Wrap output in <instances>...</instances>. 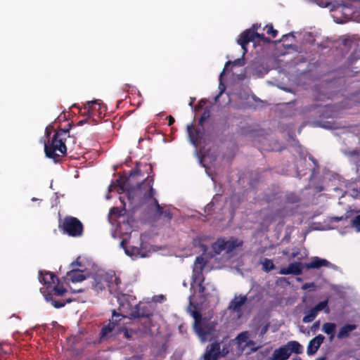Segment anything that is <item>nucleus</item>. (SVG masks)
<instances>
[{
  "mask_svg": "<svg viewBox=\"0 0 360 360\" xmlns=\"http://www.w3.org/2000/svg\"><path fill=\"white\" fill-rule=\"evenodd\" d=\"M139 166L140 164L137 163L135 168L130 171L128 176H120L116 181V186H118L117 192L119 193L126 192L127 200L131 203L135 198L140 201L148 200L153 198L155 195V191L153 188L154 182L153 176H148L136 186H133L137 177L143 176Z\"/></svg>",
  "mask_w": 360,
  "mask_h": 360,
  "instance_id": "f257e3e1",
  "label": "nucleus"
},
{
  "mask_svg": "<svg viewBox=\"0 0 360 360\" xmlns=\"http://www.w3.org/2000/svg\"><path fill=\"white\" fill-rule=\"evenodd\" d=\"M70 127L66 129H58L53 134L51 141L44 145L46 156L53 159L55 162H58L61 158L67 153V146H73L76 143V138L70 135Z\"/></svg>",
  "mask_w": 360,
  "mask_h": 360,
  "instance_id": "f03ea898",
  "label": "nucleus"
},
{
  "mask_svg": "<svg viewBox=\"0 0 360 360\" xmlns=\"http://www.w3.org/2000/svg\"><path fill=\"white\" fill-rule=\"evenodd\" d=\"M92 288L96 292L102 291L108 288L110 294L120 292L122 281L115 274H100L93 277Z\"/></svg>",
  "mask_w": 360,
  "mask_h": 360,
  "instance_id": "7ed1b4c3",
  "label": "nucleus"
},
{
  "mask_svg": "<svg viewBox=\"0 0 360 360\" xmlns=\"http://www.w3.org/2000/svg\"><path fill=\"white\" fill-rule=\"evenodd\" d=\"M117 299L119 302L118 311L113 310V319L115 317H127L133 319L134 311L135 310V306L137 304L136 302V297L132 295L124 294L122 292L121 289L120 292L114 294Z\"/></svg>",
  "mask_w": 360,
  "mask_h": 360,
  "instance_id": "20e7f679",
  "label": "nucleus"
},
{
  "mask_svg": "<svg viewBox=\"0 0 360 360\" xmlns=\"http://www.w3.org/2000/svg\"><path fill=\"white\" fill-rule=\"evenodd\" d=\"M59 229L63 233L73 238L81 237L84 233V226L77 217L66 216L60 221Z\"/></svg>",
  "mask_w": 360,
  "mask_h": 360,
  "instance_id": "39448f33",
  "label": "nucleus"
},
{
  "mask_svg": "<svg viewBox=\"0 0 360 360\" xmlns=\"http://www.w3.org/2000/svg\"><path fill=\"white\" fill-rule=\"evenodd\" d=\"M253 29L245 30L240 34L237 40L238 44L241 46L243 50V55L248 51L247 46L250 41L270 42V39L266 37L264 34H259L255 31V25H253Z\"/></svg>",
  "mask_w": 360,
  "mask_h": 360,
  "instance_id": "423d86ee",
  "label": "nucleus"
},
{
  "mask_svg": "<svg viewBox=\"0 0 360 360\" xmlns=\"http://www.w3.org/2000/svg\"><path fill=\"white\" fill-rule=\"evenodd\" d=\"M217 322L212 321L211 319L205 317L200 325L195 328L202 342L211 340L216 332Z\"/></svg>",
  "mask_w": 360,
  "mask_h": 360,
  "instance_id": "0eeeda50",
  "label": "nucleus"
},
{
  "mask_svg": "<svg viewBox=\"0 0 360 360\" xmlns=\"http://www.w3.org/2000/svg\"><path fill=\"white\" fill-rule=\"evenodd\" d=\"M243 241L238 238H233L229 240L224 239H218L212 245L214 252L217 254H220L222 251H226L230 253L238 247L242 246Z\"/></svg>",
  "mask_w": 360,
  "mask_h": 360,
  "instance_id": "6e6552de",
  "label": "nucleus"
},
{
  "mask_svg": "<svg viewBox=\"0 0 360 360\" xmlns=\"http://www.w3.org/2000/svg\"><path fill=\"white\" fill-rule=\"evenodd\" d=\"M229 354V349L224 346L221 349L220 342H212L203 355L204 360H218L219 358L225 357Z\"/></svg>",
  "mask_w": 360,
  "mask_h": 360,
  "instance_id": "1a4fd4ad",
  "label": "nucleus"
},
{
  "mask_svg": "<svg viewBox=\"0 0 360 360\" xmlns=\"http://www.w3.org/2000/svg\"><path fill=\"white\" fill-rule=\"evenodd\" d=\"M79 258L71 263V269L67 272L66 278L72 283H79L85 280L88 276V273L77 266H82L81 263L78 261Z\"/></svg>",
  "mask_w": 360,
  "mask_h": 360,
  "instance_id": "9d476101",
  "label": "nucleus"
},
{
  "mask_svg": "<svg viewBox=\"0 0 360 360\" xmlns=\"http://www.w3.org/2000/svg\"><path fill=\"white\" fill-rule=\"evenodd\" d=\"M153 316V310L148 304L139 303L135 306L133 319L146 318L147 320L144 322V328H148L150 326V317Z\"/></svg>",
  "mask_w": 360,
  "mask_h": 360,
  "instance_id": "9b49d317",
  "label": "nucleus"
},
{
  "mask_svg": "<svg viewBox=\"0 0 360 360\" xmlns=\"http://www.w3.org/2000/svg\"><path fill=\"white\" fill-rule=\"evenodd\" d=\"M66 289L63 286H58L56 285L53 286L52 290L47 292L46 293H44V297L45 300L47 302H51V304L55 308H61L65 305L66 303H70L71 302V300H66V301L63 300H56L53 299V295H58V296H62L66 292Z\"/></svg>",
  "mask_w": 360,
  "mask_h": 360,
  "instance_id": "f8f14e48",
  "label": "nucleus"
},
{
  "mask_svg": "<svg viewBox=\"0 0 360 360\" xmlns=\"http://www.w3.org/2000/svg\"><path fill=\"white\" fill-rule=\"evenodd\" d=\"M205 266V262L202 257L198 256L195 258L192 274V280L193 283L204 282L202 271Z\"/></svg>",
  "mask_w": 360,
  "mask_h": 360,
  "instance_id": "ddd939ff",
  "label": "nucleus"
},
{
  "mask_svg": "<svg viewBox=\"0 0 360 360\" xmlns=\"http://www.w3.org/2000/svg\"><path fill=\"white\" fill-rule=\"evenodd\" d=\"M304 266L307 269H319L321 267H328L333 269H338V266L326 259H323L319 257H313L311 261L308 263L304 264Z\"/></svg>",
  "mask_w": 360,
  "mask_h": 360,
  "instance_id": "4468645a",
  "label": "nucleus"
},
{
  "mask_svg": "<svg viewBox=\"0 0 360 360\" xmlns=\"http://www.w3.org/2000/svg\"><path fill=\"white\" fill-rule=\"evenodd\" d=\"M304 266L301 262L290 263L287 267H283L280 269L279 274L282 275L293 274L299 276L302 274V267Z\"/></svg>",
  "mask_w": 360,
  "mask_h": 360,
  "instance_id": "2eb2a0df",
  "label": "nucleus"
},
{
  "mask_svg": "<svg viewBox=\"0 0 360 360\" xmlns=\"http://www.w3.org/2000/svg\"><path fill=\"white\" fill-rule=\"evenodd\" d=\"M38 279L41 283L47 285L48 287L58 282V278L55 274L42 270L39 271Z\"/></svg>",
  "mask_w": 360,
  "mask_h": 360,
  "instance_id": "dca6fc26",
  "label": "nucleus"
},
{
  "mask_svg": "<svg viewBox=\"0 0 360 360\" xmlns=\"http://www.w3.org/2000/svg\"><path fill=\"white\" fill-rule=\"evenodd\" d=\"M325 340V337L321 335V334H319L318 335H316L315 338H314L313 339H311L309 342V344H308V346H307V354L309 356H311V355H314V354L316 353V352L318 351V349H319L320 346L321 345V344Z\"/></svg>",
  "mask_w": 360,
  "mask_h": 360,
  "instance_id": "f3484780",
  "label": "nucleus"
},
{
  "mask_svg": "<svg viewBox=\"0 0 360 360\" xmlns=\"http://www.w3.org/2000/svg\"><path fill=\"white\" fill-rule=\"evenodd\" d=\"M247 300L248 297L246 295H240L238 296H235L229 303L228 309L233 311L240 313L241 307L245 304Z\"/></svg>",
  "mask_w": 360,
  "mask_h": 360,
  "instance_id": "a211bd4d",
  "label": "nucleus"
},
{
  "mask_svg": "<svg viewBox=\"0 0 360 360\" xmlns=\"http://www.w3.org/2000/svg\"><path fill=\"white\" fill-rule=\"evenodd\" d=\"M290 356L288 349L285 345H284L274 351L269 360H287Z\"/></svg>",
  "mask_w": 360,
  "mask_h": 360,
  "instance_id": "6ab92c4d",
  "label": "nucleus"
},
{
  "mask_svg": "<svg viewBox=\"0 0 360 360\" xmlns=\"http://www.w3.org/2000/svg\"><path fill=\"white\" fill-rule=\"evenodd\" d=\"M357 326L354 323H346L341 326L337 334V338L340 340L348 338L350 336V333L356 330Z\"/></svg>",
  "mask_w": 360,
  "mask_h": 360,
  "instance_id": "aec40b11",
  "label": "nucleus"
},
{
  "mask_svg": "<svg viewBox=\"0 0 360 360\" xmlns=\"http://www.w3.org/2000/svg\"><path fill=\"white\" fill-rule=\"evenodd\" d=\"M187 132L191 143L193 146H197L200 139V131L195 129L193 124H188L187 126Z\"/></svg>",
  "mask_w": 360,
  "mask_h": 360,
  "instance_id": "412c9836",
  "label": "nucleus"
},
{
  "mask_svg": "<svg viewBox=\"0 0 360 360\" xmlns=\"http://www.w3.org/2000/svg\"><path fill=\"white\" fill-rule=\"evenodd\" d=\"M285 346L288 349L290 355H291L292 353L300 354L303 352L302 346L297 341H289L285 344Z\"/></svg>",
  "mask_w": 360,
  "mask_h": 360,
  "instance_id": "4be33fe9",
  "label": "nucleus"
},
{
  "mask_svg": "<svg viewBox=\"0 0 360 360\" xmlns=\"http://www.w3.org/2000/svg\"><path fill=\"white\" fill-rule=\"evenodd\" d=\"M336 324L334 323H325L322 326L323 333L329 336V340L332 341L335 336Z\"/></svg>",
  "mask_w": 360,
  "mask_h": 360,
  "instance_id": "5701e85b",
  "label": "nucleus"
},
{
  "mask_svg": "<svg viewBox=\"0 0 360 360\" xmlns=\"http://www.w3.org/2000/svg\"><path fill=\"white\" fill-rule=\"evenodd\" d=\"M120 321V318L119 319H115V322L109 321L108 324L103 326L101 331V338H104L110 333Z\"/></svg>",
  "mask_w": 360,
  "mask_h": 360,
  "instance_id": "b1692460",
  "label": "nucleus"
},
{
  "mask_svg": "<svg viewBox=\"0 0 360 360\" xmlns=\"http://www.w3.org/2000/svg\"><path fill=\"white\" fill-rule=\"evenodd\" d=\"M86 108L91 114H94L96 111H98L99 114L102 113V106L98 101H88L86 103Z\"/></svg>",
  "mask_w": 360,
  "mask_h": 360,
  "instance_id": "393cba45",
  "label": "nucleus"
},
{
  "mask_svg": "<svg viewBox=\"0 0 360 360\" xmlns=\"http://www.w3.org/2000/svg\"><path fill=\"white\" fill-rule=\"evenodd\" d=\"M317 314L318 312L314 308H311L305 312V316L302 319L303 323H307L313 321L317 316Z\"/></svg>",
  "mask_w": 360,
  "mask_h": 360,
  "instance_id": "a878e982",
  "label": "nucleus"
},
{
  "mask_svg": "<svg viewBox=\"0 0 360 360\" xmlns=\"http://www.w3.org/2000/svg\"><path fill=\"white\" fill-rule=\"evenodd\" d=\"M262 269L266 272H269L275 269V265L273 261L270 259L264 258L262 262Z\"/></svg>",
  "mask_w": 360,
  "mask_h": 360,
  "instance_id": "bb28decb",
  "label": "nucleus"
},
{
  "mask_svg": "<svg viewBox=\"0 0 360 360\" xmlns=\"http://www.w3.org/2000/svg\"><path fill=\"white\" fill-rule=\"evenodd\" d=\"M328 300H325L323 301H321L320 302H319L315 307H314L313 308L317 311H320L323 309L325 310L326 312H328L329 311V309L328 307Z\"/></svg>",
  "mask_w": 360,
  "mask_h": 360,
  "instance_id": "cd10ccee",
  "label": "nucleus"
},
{
  "mask_svg": "<svg viewBox=\"0 0 360 360\" xmlns=\"http://www.w3.org/2000/svg\"><path fill=\"white\" fill-rule=\"evenodd\" d=\"M10 347L8 345L0 344V359L6 360L9 354Z\"/></svg>",
  "mask_w": 360,
  "mask_h": 360,
  "instance_id": "c85d7f7f",
  "label": "nucleus"
},
{
  "mask_svg": "<svg viewBox=\"0 0 360 360\" xmlns=\"http://www.w3.org/2000/svg\"><path fill=\"white\" fill-rule=\"evenodd\" d=\"M192 316L193 317L194 319V329L195 328H197L199 325H200V323L202 322L203 321V319L202 317V314L198 311H193L192 312Z\"/></svg>",
  "mask_w": 360,
  "mask_h": 360,
  "instance_id": "c756f323",
  "label": "nucleus"
},
{
  "mask_svg": "<svg viewBox=\"0 0 360 360\" xmlns=\"http://www.w3.org/2000/svg\"><path fill=\"white\" fill-rule=\"evenodd\" d=\"M350 224L357 232L360 231V214L354 216L352 219Z\"/></svg>",
  "mask_w": 360,
  "mask_h": 360,
  "instance_id": "7c9ffc66",
  "label": "nucleus"
},
{
  "mask_svg": "<svg viewBox=\"0 0 360 360\" xmlns=\"http://www.w3.org/2000/svg\"><path fill=\"white\" fill-rule=\"evenodd\" d=\"M349 193L351 196H352L354 198H360V183L359 184H355L353 186L350 190Z\"/></svg>",
  "mask_w": 360,
  "mask_h": 360,
  "instance_id": "2f4dec72",
  "label": "nucleus"
},
{
  "mask_svg": "<svg viewBox=\"0 0 360 360\" xmlns=\"http://www.w3.org/2000/svg\"><path fill=\"white\" fill-rule=\"evenodd\" d=\"M358 48L354 49L349 56L350 60L353 63L360 59V44H357Z\"/></svg>",
  "mask_w": 360,
  "mask_h": 360,
  "instance_id": "473e14b6",
  "label": "nucleus"
},
{
  "mask_svg": "<svg viewBox=\"0 0 360 360\" xmlns=\"http://www.w3.org/2000/svg\"><path fill=\"white\" fill-rule=\"evenodd\" d=\"M267 34L271 35L272 38H275L278 34V31L275 30L271 24L266 25L264 29Z\"/></svg>",
  "mask_w": 360,
  "mask_h": 360,
  "instance_id": "72a5a7b5",
  "label": "nucleus"
},
{
  "mask_svg": "<svg viewBox=\"0 0 360 360\" xmlns=\"http://www.w3.org/2000/svg\"><path fill=\"white\" fill-rule=\"evenodd\" d=\"M153 200H154V203H155V207H156V214H157V215L162 216V213L164 212V210H163L162 207H161L160 205V204L158 203V201L157 200V199L153 198Z\"/></svg>",
  "mask_w": 360,
  "mask_h": 360,
  "instance_id": "f704fd0d",
  "label": "nucleus"
},
{
  "mask_svg": "<svg viewBox=\"0 0 360 360\" xmlns=\"http://www.w3.org/2000/svg\"><path fill=\"white\" fill-rule=\"evenodd\" d=\"M317 4L319 6L326 8L331 5V1L330 0H316Z\"/></svg>",
  "mask_w": 360,
  "mask_h": 360,
  "instance_id": "c9c22d12",
  "label": "nucleus"
},
{
  "mask_svg": "<svg viewBox=\"0 0 360 360\" xmlns=\"http://www.w3.org/2000/svg\"><path fill=\"white\" fill-rule=\"evenodd\" d=\"M162 216H163L165 218H166L168 221H170L172 219V217H173L172 213L168 209L164 210Z\"/></svg>",
  "mask_w": 360,
  "mask_h": 360,
  "instance_id": "e433bc0d",
  "label": "nucleus"
},
{
  "mask_svg": "<svg viewBox=\"0 0 360 360\" xmlns=\"http://www.w3.org/2000/svg\"><path fill=\"white\" fill-rule=\"evenodd\" d=\"M209 117V114L207 112H205L201 117L199 119L198 124L200 126H202L204 122L206 120V119Z\"/></svg>",
  "mask_w": 360,
  "mask_h": 360,
  "instance_id": "4c0bfd02",
  "label": "nucleus"
},
{
  "mask_svg": "<svg viewBox=\"0 0 360 360\" xmlns=\"http://www.w3.org/2000/svg\"><path fill=\"white\" fill-rule=\"evenodd\" d=\"M346 154L350 157H353V156L358 157L360 155V151L357 149H355V150H349V151L347 152Z\"/></svg>",
  "mask_w": 360,
  "mask_h": 360,
  "instance_id": "58836bf2",
  "label": "nucleus"
},
{
  "mask_svg": "<svg viewBox=\"0 0 360 360\" xmlns=\"http://www.w3.org/2000/svg\"><path fill=\"white\" fill-rule=\"evenodd\" d=\"M203 283L204 282H198V292L201 295H203V293L205 292V287L203 285Z\"/></svg>",
  "mask_w": 360,
  "mask_h": 360,
  "instance_id": "ea45409f",
  "label": "nucleus"
},
{
  "mask_svg": "<svg viewBox=\"0 0 360 360\" xmlns=\"http://www.w3.org/2000/svg\"><path fill=\"white\" fill-rule=\"evenodd\" d=\"M237 338L239 341H242V342L245 341V340L248 338L247 333L243 332V333H240Z\"/></svg>",
  "mask_w": 360,
  "mask_h": 360,
  "instance_id": "a19ab883",
  "label": "nucleus"
},
{
  "mask_svg": "<svg viewBox=\"0 0 360 360\" xmlns=\"http://www.w3.org/2000/svg\"><path fill=\"white\" fill-rule=\"evenodd\" d=\"M123 335L125 338L129 339L131 338V330H129L128 329L124 328L123 330Z\"/></svg>",
  "mask_w": 360,
  "mask_h": 360,
  "instance_id": "79ce46f5",
  "label": "nucleus"
},
{
  "mask_svg": "<svg viewBox=\"0 0 360 360\" xmlns=\"http://www.w3.org/2000/svg\"><path fill=\"white\" fill-rule=\"evenodd\" d=\"M120 212H121V211L117 207H112L110 210V214H117V216H120L121 215Z\"/></svg>",
  "mask_w": 360,
  "mask_h": 360,
  "instance_id": "37998d69",
  "label": "nucleus"
},
{
  "mask_svg": "<svg viewBox=\"0 0 360 360\" xmlns=\"http://www.w3.org/2000/svg\"><path fill=\"white\" fill-rule=\"evenodd\" d=\"M319 326H320V321H317L313 323V325L311 327V330L313 332H316L317 330V329L319 328Z\"/></svg>",
  "mask_w": 360,
  "mask_h": 360,
  "instance_id": "c03bdc74",
  "label": "nucleus"
},
{
  "mask_svg": "<svg viewBox=\"0 0 360 360\" xmlns=\"http://www.w3.org/2000/svg\"><path fill=\"white\" fill-rule=\"evenodd\" d=\"M300 254V251L299 250H296L293 251L290 255L291 259H294L297 257Z\"/></svg>",
  "mask_w": 360,
  "mask_h": 360,
  "instance_id": "a18cd8bd",
  "label": "nucleus"
},
{
  "mask_svg": "<svg viewBox=\"0 0 360 360\" xmlns=\"http://www.w3.org/2000/svg\"><path fill=\"white\" fill-rule=\"evenodd\" d=\"M167 120H168V125L169 126H171L174 124V118L172 115L168 116Z\"/></svg>",
  "mask_w": 360,
  "mask_h": 360,
  "instance_id": "49530a36",
  "label": "nucleus"
},
{
  "mask_svg": "<svg viewBox=\"0 0 360 360\" xmlns=\"http://www.w3.org/2000/svg\"><path fill=\"white\" fill-rule=\"evenodd\" d=\"M233 63H234L236 65H243V63H241V59H237V60H234V62H233Z\"/></svg>",
  "mask_w": 360,
  "mask_h": 360,
  "instance_id": "de8ad7c7",
  "label": "nucleus"
},
{
  "mask_svg": "<svg viewBox=\"0 0 360 360\" xmlns=\"http://www.w3.org/2000/svg\"><path fill=\"white\" fill-rule=\"evenodd\" d=\"M70 290H71V292H73V293H76V292H82V291H83V290H82V289L74 290V289H72V288H70Z\"/></svg>",
  "mask_w": 360,
  "mask_h": 360,
  "instance_id": "09e8293b",
  "label": "nucleus"
},
{
  "mask_svg": "<svg viewBox=\"0 0 360 360\" xmlns=\"http://www.w3.org/2000/svg\"><path fill=\"white\" fill-rule=\"evenodd\" d=\"M122 318H123L122 316H120V321L122 320ZM120 319V317H115V318L113 319V314H112V319H110V320H109V321H110V322H115V319Z\"/></svg>",
  "mask_w": 360,
  "mask_h": 360,
  "instance_id": "8fccbe9b",
  "label": "nucleus"
},
{
  "mask_svg": "<svg viewBox=\"0 0 360 360\" xmlns=\"http://www.w3.org/2000/svg\"><path fill=\"white\" fill-rule=\"evenodd\" d=\"M120 200L121 202L122 203L123 207H124H124H125V206H126V202H125V201H124V200L123 197L120 196Z\"/></svg>",
  "mask_w": 360,
  "mask_h": 360,
  "instance_id": "3c124183",
  "label": "nucleus"
},
{
  "mask_svg": "<svg viewBox=\"0 0 360 360\" xmlns=\"http://www.w3.org/2000/svg\"><path fill=\"white\" fill-rule=\"evenodd\" d=\"M115 186V185L113 184H111L109 187H108V191L109 192H111L112 190V188Z\"/></svg>",
  "mask_w": 360,
  "mask_h": 360,
  "instance_id": "603ef678",
  "label": "nucleus"
},
{
  "mask_svg": "<svg viewBox=\"0 0 360 360\" xmlns=\"http://www.w3.org/2000/svg\"><path fill=\"white\" fill-rule=\"evenodd\" d=\"M299 201V198L297 196H295L294 198L292 200V202H297Z\"/></svg>",
  "mask_w": 360,
  "mask_h": 360,
  "instance_id": "864d4df0",
  "label": "nucleus"
},
{
  "mask_svg": "<svg viewBox=\"0 0 360 360\" xmlns=\"http://www.w3.org/2000/svg\"><path fill=\"white\" fill-rule=\"evenodd\" d=\"M86 122V120H80V121L77 123V124H78V125H82V124H83L84 122Z\"/></svg>",
  "mask_w": 360,
  "mask_h": 360,
  "instance_id": "5fc2aeb1",
  "label": "nucleus"
},
{
  "mask_svg": "<svg viewBox=\"0 0 360 360\" xmlns=\"http://www.w3.org/2000/svg\"><path fill=\"white\" fill-rule=\"evenodd\" d=\"M266 330H267V328H266V327L262 329V333H262V335H263V334H264V333L266 332Z\"/></svg>",
  "mask_w": 360,
  "mask_h": 360,
  "instance_id": "6e6d98bb",
  "label": "nucleus"
},
{
  "mask_svg": "<svg viewBox=\"0 0 360 360\" xmlns=\"http://www.w3.org/2000/svg\"><path fill=\"white\" fill-rule=\"evenodd\" d=\"M145 166H146V167H148V169H149L150 171H152V166H151L150 165H146Z\"/></svg>",
  "mask_w": 360,
  "mask_h": 360,
  "instance_id": "4d7b16f0",
  "label": "nucleus"
},
{
  "mask_svg": "<svg viewBox=\"0 0 360 360\" xmlns=\"http://www.w3.org/2000/svg\"><path fill=\"white\" fill-rule=\"evenodd\" d=\"M231 63H232V62H231V61H230V60L227 61V62H226V65H225V68H226L228 65H230V64H231Z\"/></svg>",
  "mask_w": 360,
  "mask_h": 360,
  "instance_id": "13d9d810",
  "label": "nucleus"
},
{
  "mask_svg": "<svg viewBox=\"0 0 360 360\" xmlns=\"http://www.w3.org/2000/svg\"><path fill=\"white\" fill-rule=\"evenodd\" d=\"M292 360H302V359H301V358H300V357H299V356H296V357H295V358H292Z\"/></svg>",
  "mask_w": 360,
  "mask_h": 360,
  "instance_id": "bf43d9fd",
  "label": "nucleus"
},
{
  "mask_svg": "<svg viewBox=\"0 0 360 360\" xmlns=\"http://www.w3.org/2000/svg\"><path fill=\"white\" fill-rule=\"evenodd\" d=\"M124 243H125V240H122V242H121V243H120L121 246H122V247H124Z\"/></svg>",
  "mask_w": 360,
  "mask_h": 360,
  "instance_id": "052dcab7",
  "label": "nucleus"
},
{
  "mask_svg": "<svg viewBox=\"0 0 360 360\" xmlns=\"http://www.w3.org/2000/svg\"><path fill=\"white\" fill-rule=\"evenodd\" d=\"M342 219H343V217H337V218H336V220H337V221H340V220H342Z\"/></svg>",
  "mask_w": 360,
  "mask_h": 360,
  "instance_id": "680f3d73",
  "label": "nucleus"
},
{
  "mask_svg": "<svg viewBox=\"0 0 360 360\" xmlns=\"http://www.w3.org/2000/svg\"><path fill=\"white\" fill-rule=\"evenodd\" d=\"M316 360H326V358L325 357H320Z\"/></svg>",
  "mask_w": 360,
  "mask_h": 360,
  "instance_id": "e2e57ef3",
  "label": "nucleus"
},
{
  "mask_svg": "<svg viewBox=\"0 0 360 360\" xmlns=\"http://www.w3.org/2000/svg\"><path fill=\"white\" fill-rule=\"evenodd\" d=\"M307 285H308L307 283L304 284V285H303L302 288H303V289H307Z\"/></svg>",
  "mask_w": 360,
  "mask_h": 360,
  "instance_id": "0e129e2a",
  "label": "nucleus"
},
{
  "mask_svg": "<svg viewBox=\"0 0 360 360\" xmlns=\"http://www.w3.org/2000/svg\"><path fill=\"white\" fill-rule=\"evenodd\" d=\"M287 254H288L287 252H285V251L283 252V255H287Z\"/></svg>",
  "mask_w": 360,
  "mask_h": 360,
  "instance_id": "69168bd1",
  "label": "nucleus"
}]
</instances>
